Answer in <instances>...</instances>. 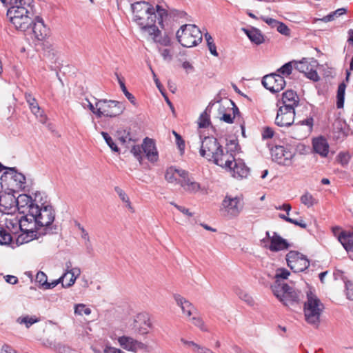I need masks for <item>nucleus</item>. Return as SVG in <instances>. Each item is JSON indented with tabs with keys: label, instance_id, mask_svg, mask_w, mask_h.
Wrapping results in <instances>:
<instances>
[{
	"label": "nucleus",
	"instance_id": "1",
	"mask_svg": "<svg viewBox=\"0 0 353 353\" xmlns=\"http://www.w3.org/2000/svg\"><path fill=\"white\" fill-rule=\"evenodd\" d=\"M133 12V19L136 23L143 31L152 30L159 32L158 27L155 25L157 22L161 28H163V21L168 17V12L157 5L156 9L150 3L144 1H137L131 5Z\"/></svg>",
	"mask_w": 353,
	"mask_h": 353
},
{
	"label": "nucleus",
	"instance_id": "2",
	"mask_svg": "<svg viewBox=\"0 0 353 353\" xmlns=\"http://www.w3.org/2000/svg\"><path fill=\"white\" fill-rule=\"evenodd\" d=\"M290 272L285 268H279L274 276L275 281L271 285L274 295L285 305L298 304L299 296L292 287L283 283L281 279H287Z\"/></svg>",
	"mask_w": 353,
	"mask_h": 353
},
{
	"label": "nucleus",
	"instance_id": "3",
	"mask_svg": "<svg viewBox=\"0 0 353 353\" xmlns=\"http://www.w3.org/2000/svg\"><path fill=\"white\" fill-rule=\"evenodd\" d=\"M37 212H38L37 207H32L30 212L23 214L19 220H15V224L19 225L21 232V234L17 239V243L23 244L28 243L33 239H39L40 236L48 234V232L40 231L39 226L36 224L37 219L33 213H37Z\"/></svg>",
	"mask_w": 353,
	"mask_h": 353
},
{
	"label": "nucleus",
	"instance_id": "4",
	"mask_svg": "<svg viewBox=\"0 0 353 353\" xmlns=\"http://www.w3.org/2000/svg\"><path fill=\"white\" fill-rule=\"evenodd\" d=\"M7 17L17 30L25 32L30 29L35 17L32 3L20 6H11L8 8Z\"/></svg>",
	"mask_w": 353,
	"mask_h": 353
},
{
	"label": "nucleus",
	"instance_id": "5",
	"mask_svg": "<svg viewBox=\"0 0 353 353\" xmlns=\"http://www.w3.org/2000/svg\"><path fill=\"white\" fill-rule=\"evenodd\" d=\"M179 43L185 48H192L202 41L203 34L199 28L193 24L181 26L176 33Z\"/></svg>",
	"mask_w": 353,
	"mask_h": 353
},
{
	"label": "nucleus",
	"instance_id": "6",
	"mask_svg": "<svg viewBox=\"0 0 353 353\" xmlns=\"http://www.w3.org/2000/svg\"><path fill=\"white\" fill-rule=\"evenodd\" d=\"M37 213L35 215L36 224L39 226L40 231L48 232V234H52V224L55 219V212L51 205L41 204V206L37 205Z\"/></svg>",
	"mask_w": 353,
	"mask_h": 353
},
{
	"label": "nucleus",
	"instance_id": "7",
	"mask_svg": "<svg viewBox=\"0 0 353 353\" xmlns=\"http://www.w3.org/2000/svg\"><path fill=\"white\" fill-rule=\"evenodd\" d=\"M243 199L242 195L226 194L221 202V211L230 219L237 217L243 209Z\"/></svg>",
	"mask_w": 353,
	"mask_h": 353
},
{
	"label": "nucleus",
	"instance_id": "8",
	"mask_svg": "<svg viewBox=\"0 0 353 353\" xmlns=\"http://www.w3.org/2000/svg\"><path fill=\"white\" fill-rule=\"evenodd\" d=\"M97 107V117L102 116L115 117L121 114L125 110L124 105L119 101L114 100L101 99L95 103Z\"/></svg>",
	"mask_w": 353,
	"mask_h": 353
},
{
	"label": "nucleus",
	"instance_id": "9",
	"mask_svg": "<svg viewBox=\"0 0 353 353\" xmlns=\"http://www.w3.org/2000/svg\"><path fill=\"white\" fill-rule=\"evenodd\" d=\"M285 259L288 266L294 272H303L309 267V259L307 256L298 251L290 250L286 254Z\"/></svg>",
	"mask_w": 353,
	"mask_h": 353
},
{
	"label": "nucleus",
	"instance_id": "10",
	"mask_svg": "<svg viewBox=\"0 0 353 353\" xmlns=\"http://www.w3.org/2000/svg\"><path fill=\"white\" fill-rule=\"evenodd\" d=\"M222 146L219 144L217 139L213 137H205L201 141V145L199 150L200 155L206 158L208 161H212L221 152Z\"/></svg>",
	"mask_w": 353,
	"mask_h": 353
},
{
	"label": "nucleus",
	"instance_id": "11",
	"mask_svg": "<svg viewBox=\"0 0 353 353\" xmlns=\"http://www.w3.org/2000/svg\"><path fill=\"white\" fill-rule=\"evenodd\" d=\"M262 84L272 93H276L283 90L286 83L284 77L276 72L265 75L262 79Z\"/></svg>",
	"mask_w": 353,
	"mask_h": 353
},
{
	"label": "nucleus",
	"instance_id": "12",
	"mask_svg": "<svg viewBox=\"0 0 353 353\" xmlns=\"http://www.w3.org/2000/svg\"><path fill=\"white\" fill-rule=\"evenodd\" d=\"M295 117V110L290 106H280L275 118V123L281 127L290 126L293 124Z\"/></svg>",
	"mask_w": 353,
	"mask_h": 353
},
{
	"label": "nucleus",
	"instance_id": "13",
	"mask_svg": "<svg viewBox=\"0 0 353 353\" xmlns=\"http://www.w3.org/2000/svg\"><path fill=\"white\" fill-rule=\"evenodd\" d=\"M324 310L321 301L310 293V325L318 328L320 323V316Z\"/></svg>",
	"mask_w": 353,
	"mask_h": 353
},
{
	"label": "nucleus",
	"instance_id": "14",
	"mask_svg": "<svg viewBox=\"0 0 353 353\" xmlns=\"http://www.w3.org/2000/svg\"><path fill=\"white\" fill-rule=\"evenodd\" d=\"M272 160L281 165H287L293 157L292 152L282 145H276L271 150Z\"/></svg>",
	"mask_w": 353,
	"mask_h": 353
},
{
	"label": "nucleus",
	"instance_id": "15",
	"mask_svg": "<svg viewBox=\"0 0 353 353\" xmlns=\"http://www.w3.org/2000/svg\"><path fill=\"white\" fill-rule=\"evenodd\" d=\"M30 29L38 41L45 40L49 34V29L46 26L43 19L39 16L34 17Z\"/></svg>",
	"mask_w": 353,
	"mask_h": 353
},
{
	"label": "nucleus",
	"instance_id": "16",
	"mask_svg": "<svg viewBox=\"0 0 353 353\" xmlns=\"http://www.w3.org/2000/svg\"><path fill=\"white\" fill-rule=\"evenodd\" d=\"M263 247L270 250L271 252H277L288 250L290 247V244L277 232H273L271 242L269 244L263 245Z\"/></svg>",
	"mask_w": 353,
	"mask_h": 353
},
{
	"label": "nucleus",
	"instance_id": "17",
	"mask_svg": "<svg viewBox=\"0 0 353 353\" xmlns=\"http://www.w3.org/2000/svg\"><path fill=\"white\" fill-rule=\"evenodd\" d=\"M118 342L124 350L136 353L138 350H145L147 345L132 337L122 336L118 338Z\"/></svg>",
	"mask_w": 353,
	"mask_h": 353
},
{
	"label": "nucleus",
	"instance_id": "18",
	"mask_svg": "<svg viewBox=\"0 0 353 353\" xmlns=\"http://www.w3.org/2000/svg\"><path fill=\"white\" fill-rule=\"evenodd\" d=\"M181 180L178 183L185 190L190 193H196L201 190L200 183L192 180L189 177V172L188 171H179Z\"/></svg>",
	"mask_w": 353,
	"mask_h": 353
},
{
	"label": "nucleus",
	"instance_id": "19",
	"mask_svg": "<svg viewBox=\"0 0 353 353\" xmlns=\"http://www.w3.org/2000/svg\"><path fill=\"white\" fill-rule=\"evenodd\" d=\"M16 207L21 214L30 212L32 207H37L32 197L28 194H22L16 197Z\"/></svg>",
	"mask_w": 353,
	"mask_h": 353
},
{
	"label": "nucleus",
	"instance_id": "20",
	"mask_svg": "<svg viewBox=\"0 0 353 353\" xmlns=\"http://www.w3.org/2000/svg\"><path fill=\"white\" fill-rule=\"evenodd\" d=\"M218 155L212 160L214 163L225 169L231 168L233 162L235 160L234 154L227 151L226 153L223 152V148H221V152H219Z\"/></svg>",
	"mask_w": 353,
	"mask_h": 353
},
{
	"label": "nucleus",
	"instance_id": "21",
	"mask_svg": "<svg viewBox=\"0 0 353 353\" xmlns=\"http://www.w3.org/2000/svg\"><path fill=\"white\" fill-rule=\"evenodd\" d=\"M141 145L147 159L150 162H156L158 160V152L153 139L145 138Z\"/></svg>",
	"mask_w": 353,
	"mask_h": 353
},
{
	"label": "nucleus",
	"instance_id": "22",
	"mask_svg": "<svg viewBox=\"0 0 353 353\" xmlns=\"http://www.w3.org/2000/svg\"><path fill=\"white\" fill-rule=\"evenodd\" d=\"M16 196L12 192H3L0 194V210L9 213V210L16 207Z\"/></svg>",
	"mask_w": 353,
	"mask_h": 353
},
{
	"label": "nucleus",
	"instance_id": "23",
	"mask_svg": "<svg viewBox=\"0 0 353 353\" xmlns=\"http://www.w3.org/2000/svg\"><path fill=\"white\" fill-rule=\"evenodd\" d=\"M229 170L232 172L234 177L239 179L247 177L250 172L249 168L245 165L243 161L241 159H235Z\"/></svg>",
	"mask_w": 353,
	"mask_h": 353
},
{
	"label": "nucleus",
	"instance_id": "24",
	"mask_svg": "<svg viewBox=\"0 0 353 353\" xmlns=\"http://www.w3.org/2000/svg\"><path fill=\"white\" fill-rule=\"evenodd\" d=\"M174 299L177 305H179L181 307L183 314L187 316L188 317H190L191 315L196 313V308L194 306V305L192 303L188 301L185 298L181 296L179 294H174Z\"/></svg>",
	"mask_w": 353,
	"mask_h": 353
},
{
	"label": "nucleus",
	"instance_id": "25",
	"mask_svg": "<svg viewBox=\"0 0 353 353\" xmlns=\"http://www.w3.org/2000/svg\"><path fill=\"white\" fill-rule=\"evenodd\" d=\"M282 103L281 107L290 106L294 108L298 106L299 97L295 92L292 90H288L283 93L281 101L277 102V106Z\"/></svg>",
	"mask_w": 353,
	"mask_h": 353
},
{
	"label": "nucleus",
	"instance_id": "26",
	"mask_svg": "<svg viewBox=\"0 0 353 353\" xmlns=\"http://www.w3.org/2000/svg\"><path fill=\"white\" fill-rule=\"evenodd\" d=\"M312 145L314 151L319 154L322 157H325L329 152V144L327 140L323 137H319L312 139Z\"/></svg>",
	"mask_w": 353,
	"mask_h": 353
},
{
	"label": "nucleus",
	"instance_id": "27",
	"mask_svg": "<svg viewBox=\"0 0 353 353\" xmlns=\"http://www.w3.org/2000/svg\"><path fill=\"white\" fill-rule=\"evenodd\" d=\"M241 30L252 43L256 45H261L265 41L264 36L259 29L251 27L250 28H243Z\"/></svg>",
	"mask_w": 353,
	"mask_h": 353
},
{
	"label": "nucleus",
	"instance_id": "28",
	"mask_svg": "<svg viewBox=\"0 0 353 353\" xmlns=\"http://www.w3.org/2000/svg\"><path fill=\"white\" fill-rule=\"evenodd\" d=\"M6 171L3 173V177H6L8 174L10 175V179H12L17 183L19 188L24 187L26 184V176L21 172H17L16 168H4Z\"/></svg>",
	"mask_w": 353,
	"mask_h": 353
},
{
	"label": "nucleus",
	"instance_id": "29",
	"mask_svg": "<svg viewBox=\"0 0 353 353\" xmlns=\"http://www.w3.org/2000/svg\"><path fill=\"white\" fill-rule=\"evenodd\" d=\"M303 125L309 126V117L294 125L292 130L294 139L300 140L307 137V130Z\"/></svg>",
	"mask_w": 353,
	"mask_h": 353
},
{
	"label": "nucleus",
	"instance_id": "30",
	"mask_svg": "<svg viewBox=\"0 0 353 353\" xmlns=\"http://www.w3.org/2000/svg\"><path fill=\"white\" fill-rule=\"evenodd\" d=\"M25 98L28 103L31 112L37 117H43V112L41 111L40 107L36 99L30 93H26Z\"/></svg>",
	"mask_w": 353,
	"mask_h": 353
},
{
	"label": "nucleus",
	"instance_id": "31",
	"mask_svg": "<svg viewBox=\"0 0 353 353\" xmlns=\"http://www.w3.org/2000/svg\"><path fill=\"white\" fill-rule=\"evenodd\" d=\"M117 134L120 143L126 148H129L131 143H134L136 141V140L132 139L131 137L130 130H118L117 131Z\"/></svg>",
	"mask_w": 353,
	"mask_h": 353
},
{
	"label": "nucleus",
	"instance_id": "32",
	"mask_svg": "<svg viewBox=\"0 0 353 353\" xmlns=\"http://www.w3.org/2000/svg\"><path fill=\"white\" fill-rule=\"evenodd\" d=\"M294 68L309 79V59L303 57L301 60H294Z\"/></svg>",
	"mask_w": 353,
	"mask_h": 353
},
{
	"label": "nucleus",
	"instance_id": "33",
	"mask_svg": "<svg viewBox=\"0 0 353 353\" xmlns=\"http://www.w3.org/2000/svg\"><path fill=\"white\" fill-rule=\"evenodd\" d=\"M339 241L347 252H353V233L347 232L339 236Z\"/></svg>",
	"mask_w": 353,
	"mask_h": 353
},
{
	"label": "nucleus",
	"instance_id": "34",
	"mask_svg": "<svg viewBox=\"0 0 353 353\" xmlns=\"http://www.w3.org/2000/svg\"><path fill=\"white\" fill-rule=\"evenodd\" d=\"M148 32L150 35L153 36L152 39L156 43H159L164 46H170L171 45V40L168 34H165L163 37H161V32L159 30L158 32L154 31L153 33L152 30H149Z\"/></svg>",
	"mask_w": 353,
	"mask_h": 353
},
{
	"label": "nucleus",
	"instance_id": "35",
	"mask_svg": "<svg viewBox=\"0 0 353 353\" xmlns=\"http://www.w3.org/2000/svg\"><path fill=\"white\" fill-rule=\"evenodd\" d=\"M179 171H185V170L182 169H177L172 166L168 168L166 170L165 174V180L169 183H173V182H177V181L175 175L177 174L180 176V172Z\"/></svg>",
	"mask_w": 353,
	"mask_h": 353
},
{
	"label": "nucleus",
	"instance_id": "36",
	"mask_svg": "<svg viewBox=\"0 0 353 353\" xmlns=\"http://www.w3.org/2000/svg\"><path fill=\"white\" fill-rule=\"evenodd\" d=\"M345 88H346V85L344 83H340L338 87L337 94H336V99H337L336 107H337V108H343Z\"/></svg>",
	"mask_w": 353,
	"mask_h": 353
},
{
	"label": "nucleus",
	"instance_id": "37",
	"mask_svg": "<svg viewBox=\"0 0 353 353\" xmlns=\"http://www.w3.org/2000/svg\"><path fill=\"white\" fill-rule=\"evenodd\" d=\"M346 12L345 8H339L335 10L334 12L329 14L328 15L324 17L322 19H315L314 22L318 21H323V22H329L333 21L336 17H339L341 15L344 14Z\"/></svg>",
	"mask_w": 353,
	"mask_h": 353
},
{
	"label": "nucleus",
	"instance_id": "38",
	"mask_svg": "<svg viewBox=\"0 0 353 353\" xmlns=\"http://www.w3.org/2000/svg\"><path fill=\"white\" fill-rule=\"evenodd\" d=\"M116 76H117V78L118 80V83H119L120 88H121L122 92H123L124 95L130 101L131 103H132L133 105H135L136 104L135 97H134V95L132 94L129 92L128 90H127L123 79L121 78L117 73H116Z\"/></svg>",
	"mask_w": 353,
	"mask_h": 353
},
{
	"label": "nucleus",
	"instance_id": "39",
	"mask_svg": "<svg viewBox=\"0 0 353 353\" xmlns=\"http://www.w3.org/2000/svg\"><path fill=\"white\" fill-rule=\"evenodd\" d=\"M80 269L78 268H74L67 272L65 274H68V277H69V282L66 283L65 285H63V288H69L72 286L78 276L80 274Z\"/></svg>",
	"mask_w": 353,
	"mask_h": 353
},
{
	"label": "nucleus",
	"instance_id": "40",
	"mask_svg": "<svg viewBox=\"0 0 353 353\" xmlns=\"http://www.w3.org/2000/svg\"><path fill=\"white\" fill-rule=\"evenodd\" d=\"M294 68V60L285 63L280 68L276 70L277 74H280L281 76L288 77L290 76Z\"/></svg>",
	"mask_w": 353,
	"mask_h": 353
},
{
	"label": "nucleus",
	"instance_id": "41",
	"mask_svg": "<svg viewBox=\"0 0 353 353\" xmlns=\"http://www.w3.org/2000/svg\"><path fill=\"white\" fill-rule=\"evenodd\" d=\"M235 293L239 297V299L245 301L248 305H252L254 304V301L252 297L243 290L236 288L235 290Z\"/></svg>",
	"mask_w": 353,
	"mask_h": 353
},
{
	"label": "nucleus",
	"instance_id": "42",
	"mask_svg": "<svg viewBox=\"0 0 353 353\" xmlns=\"http://www.w3.org/2000/svg\"><path fill=\"white\" fill-rule=\"evenodd\" d=\"M204 35L210 53L214 57H218L219 53L212 36L208 32H206Z\"/></svg>",
	"mask_w": 353,
	"mask_h": 353
},
{
	"label": "nucleus",
	"instance_id": "43",
	"mask_svg": "<svg viewBox=\"0 0 353 353\" xmlns=\"http://www.w3.org/2000/svg\"><path fill=\"white\" fill-rule=\"evenodd\" d=\"M12 240V237L11 234L0 225V244L1 245H8L11 243Z\"/></svg>",
	"mask_w": 353,
	"mask_h": 353
},
{
	"label": "nucleus",
	"instance_id": "44",
	"mask_svg": "<svg viewBox=\"0 0 353 353\" xmlns=\"http://www.w3.org/2000/svg\"><path fill=\"white\" fill-rule=\"evenodd\" d=\"M17 321L20 323H24L27 328H29L32 325L39 321V319L35 316H26L20 317L17 319Z\"/></svg>",
	"mask_w": 353,
	"mask_h": 353
},
{
	"label": "nucleus",
	"instance_id": "45",
	"mask_svg": "<svg viewBox=\"0 0 353 353\" xmlns=\"http://www.w3.org/2000/svg\"><path fill=\"white\" fill-rule=\"evenodd\" d=\"M6 6H20L23 4L32 3L33 0H0Z\"/></svg>",
	"mask_w": 353,
	"mask_h": 353
},
{
	"label": "nucleus",
	"instance_id": "46",
	"mask_svg": "<svg viewBox=\"0 0 353 353\" xmlns=\"http://www.w3.org/2000/svg\"><path fill=\"white\" fill-rule=\"evenodd\" d=\"M101 135L103 137L107 145L111 148V150L115 152H119V148L117 144L114 142L112 137L105 132H101Z\"/></svg>",
	"mask_w": 353,
	"mask_h": 353
},
{
	"label": "nucleus",
	"instance_id": "47",
	"mask_svg": "<svg viewBox=\"0 0 353 353\" xmlns=\"http://www.w3.org/2000/svg\"><path fill=\"white\" fill-rule=\"evenodd\" d=\"M74 314L79 316H82L83 314L90 315L91 314V310L89 307H86L85 304L79 303L74 305Z\"/></svg>",
	"mask_w": 353,
	"mask_h": 353
},
{
	"label": "nucleus",
	"instance_id": "48",
	"mask_svg": "<svg viewBox=\"0 0 353 353\" xmlns=\"http://www.w3.org/2000/svg\"><path fill=\"white\" fill-rule=\"evenodd\" d=\"M114 191L117 193L121 200L127 203V206L129 209L132 210V207L131 206V203L130 201V199L125 192L119 187L116 186L114 188Z\"/></svg>",
	"mask_w": 353,
	"mask_h": 353
},
{
	"label": "nucleus",
	"instance_id": "49",
	"mask_svg": "<svg viewBox=\"0 0 353 353\" xmlns=\"http://www.w3.org/2000/svg\"><path fill=\"white\" fill-rule=\"evenodd\" d=\"M67 277L68 274H63L59 279L57 280H54L50 283L48 281L44 290L52 289L59 283H61L62 286L63 287V285H65L64 282Z\"/></svg>",
	"mask_w": 353,
	"mask_h": 353
},
{
	"label": "nucleus",
	"instance_id": "50",
	"mask_svg": "<svg viewBox=\"0 0 353 353\" xmlns=\"http://www.w3.org/2000/svg\"><path fill=\"white\" fill-rule=\"evenodd\" d=\"M199 127L201 128H205L210 124V115L206 112H203L199 118Z\"/></svg>",
	"mask_w": 353,
	"mask_h": 353
},
{
	"label": "nucleus",
	"instance_id": "51",
	"mask_svg": "<svg viewBox=\"0 0 353 353\" xmlns=\"http://www.w3.org/2000/svg\"><path fill=\"white\" fill-rule=\"evenodd\" d=\"M131 153L134 155V157L141 163L143 156H142V145L140 146L139 145H132V148L130 150Z\"/></svg>",
	"mask_w": 353,
	"mask_h": 353
},
{
	"label": "nucleus",
	"instance_id": "52",
	"mask_svg": "<svg viewBox=\"0 0 353 353\" xmlns=\"http://www.w3.org/2000/svg\"><path fill=\"white\" fill-rule=\"evenodd\" d=\"M36 281L39 283L40 288L45 289L48 283L47 275L41 271H39L36 275Z\"/></svg>",
	"mask_w": 353,
	"mask_h": 353
},
{
	"label": "nucleus",
	"instance_id": "53",
	"mask_svg": "<svg viewBox=\"0 0 353 353\" xmlns=\"http://www.w3.org/2000/svg\"><path fill=\"white\" fill-rule=\"evenodd\" d=\"M227 148L228 151H230L233 154L237 152L240 149L237 139L229 140L227 143Z\"/></svg>",
	"mask_w": 353,
	"mask_h": 353
},
{
	"label": "nucleus",
	"instance_id": "54",
	"mask_svg": "<svg viewBox=\"0 0 353 353\" xmlns=\"http://www.w3.org/2000/svg\"><path fill=\"white\" fill-rule=\"evenodd\" d=\"M308 150H309V147L307 144L303 143L302 142H299L296 145L295 154L307 155L308 153Z\"/></svg>",
	"mask_w": 353,
	"mask_h": 353
},
{
	"label": "nucleus",
	"instance_id": "55",
	"mask_svg": "<svg viewBox=\"0 0 353 353\" xmlns=\"http://www.w3.org/2000/svg\"><path fill=\"white\" fill-rule=\"evenodd\" d=\"M181 341L184 345L191 347L194 352L199 353L201 349L203 348V346H201L200 345L194 343V341H187L183 338L181 339Z\"/></svg>",
	"mask_w": 353,
	"mask_h": 353
},
{
	"label": "nucleus",
	"instance_id": "56",
	"mask_svg": "<svg viewBox=\"0 0 353 353\" xmlns=\"http://www.w3.org/2000/svg\"><path fill=\"white\" fill-rule=\"evenodd\" d=\"M276 28L277 31L283 35L288 36L290 34V28L283 22H279Z\"/></svg>",
	"mask_w": 353,
	"mask_h": 353
},
{
	"label": "nucleus",
	"instance_id": "57",
	"mask_svg": "<svg viewBox=\"0 0 353 353\" xmlns=\"http://www.w3.org/2000/svg\"><path fill=\"white\" fill-rule=\"evenodd\" d=\"M192 323L199 328H200L201 330L206 332L207 329L205 327V324L203 321L200 317L193 316L191 319Z\"/></svg>",
	"mask_w": 353,
	"mask_h": 353
},
{
	"label": "nucleus",
	"instance_id": "58",
	"mask_svg": "<svg viewBox=\"0 0 353 353\" xmlns=\"http://www.w3.org/2000/svg\"><path fill=\"white\" fill-rule=\"evenodd\" d=\"M274 134V132L272 128L268 126L264 127L262 131V138L263 139H271L273 137Z\"/></svg>",
	"mask_w": 353,
	"mask_h": 353
},
{
	"label": "nucleus",
	"instance_id": "59",
	"mask_svg": "<svg viewBox=\"0 0 353 353\" xmlns=\"http://www.w3.org/2000/svg\"><path fill=\"white\" fill-rule=\"evenodd\" d=\"M159 52L165 61L172 60V57L169 49L159 48Z\"/></svg>",
	"mask_w": 353,
	"mask_h": 353
},
{
	"label": "nucleus",
	"instance_id": "60",
	"mask_svg": "<svg viewBox=\"0 0 353 353\" xmlns=\"http://www.w3.org/2000/svg\"><path fill=\"white\" fill-rule=\"evenodd\" d=\"M306 296H307V300L304 302L303 312H304L305 321L309 323V291L306 292Z\"/></svg>",
	"mask_w": 353,
	"mask_h": 353
},
{
	"label": "nucleus",
	"instance_id": "61",
	"mask_svg": "<svg viewBox=\"0 0 353 353\" xmlns=\"http://www.w3.org/2000/svg\"><path fill=\"white\" fill-rule=\"evenodd\" d=\"M170 204L174 205L178 210H179L183 214L188 216H192L193 214L189 211L188 208H185V207L177 205L176 203L174 202H170Z\"/></svg>",
	"mask_w": 353,
	"mask_h": 353
},
{
	"label": "nucleus",
	"instance_id": "62",
	"mask_svg": "<svg viewBox=\"0 0 353 353\" xmlns=\"http://www.w3.org/2000/svg\"><path fill=\"white\" fill-rule=\"evenodd\" d=\"M176 143L181 152H183L185 149V141L180 134H176Z\"/></svg>",
	"mask_w": 353,
	"mask_h": 353
},
{
	"label": "nucleus",
	"instance_id": "63",
	"mask_svg": "<svg viewBox=\"0 0 353 353\" xmlns=\"http://www.w3.org/2000/svg\"><path fill=\"white\" fill-rule=\"evenodd\" d=\"M349 154L345 153H340L338 155V159L340 163L343 165L347 164L349 161Z\"/></svg>",
	"mask_w": 353,
	"mask_h": 353
},
{
	"label": "nucleus",
	"instance_id": "64",
	"mask_svg": "<svg viewBox=\"0 0 353 353\" xmlns=\"http://www.w3.org/2000/svg\"><path fill=\"white\" fill-rule=\"evenodd\" d=\"M261 19L267 24H268L269 26H270L272 28L276 27L277 24L279 22V21H278L277 20H276L274 19L269 18V17H261Z\"/></svg>",
	"mask_w": 353,
	"mask_h": 353
}]
</instances>
